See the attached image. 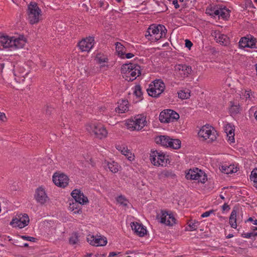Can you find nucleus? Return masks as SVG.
Returning <instances> with one entry per match:
<instances>
[{
    "label": "nucleus",
    "instance_id": "f257e3e1",
    "mask_svg": "<svg viewBox=\"0 0 257 257\" xmlns=\"http://www.w3.org/2000/svg\"><path fill=\"white\" fill-rule=\"evenodd\" d=\"M167 29L162 25L153 24L150 26L145 33V37L152 41L156 42L160 39L165 37Z\"/></svg>",
    "mask_w": 257,
    "mask_h": 257
},
{
    "label": "nucleus",
    "instance_id": "f03ea898",
    "mask_svg": "<svg viewBox=\"0 0 257 257\" xmlns=\"http://www.w3.org/2000/svg\"><path fill=\"white\" fill-rule=\"evenodd\" d=\"M146 125V117L143 114L137 115L134 119H127L125 122V125L131 131L141 130Z\"/></svg>",
    "mask_w": 257,
    "mask_h": 257
},
{
    "label": "nucleus",
    "instance_id": "7ed1b4c3",
    "mask_svg": "<svg viewBox=\"0 0 257 257\" xmlns=\"http://www.w3.org/2000/svg\"><path fill=\"white\" fill-rule=\"evenodd\" d=\"M86 129L90 134L94 135L95 138L99 139H102L107 135L106 130L101 123H88L86 126Z\"/></svg>",
    "mask_w": 257,
    "mask_h": 257
},
{
    "label": "nucleus",
    "instance_id": "20e7f679",
    "mask_svg": "<svg viewBox=\"0 0 257 257\" xmlns=\"http://www.w3.org/2000/svg\"><path fill=\"white\" fill-rule=\"evenodd\" d=\"M147 89L148 94L153 97H158L162 94L165 88L164 83L161 79L154 80Z\"/></svg>",
    "mask_w": 257,
    "mask_h": 257
},
{
    "label": "nucleus",
    "instance_id": "39448f33",
    "mask_svg": "<svg viewBox=\"0 0 257 257\" xmlns=\"http://www.w3.org/2000/svg\"><path fill=\"white\" fill-rule=\"evenodd\" d=\"M28 19L29 23L32 24L38 23L41 16V10L36 3H31L28 8Z\"/></svg>",
    "mask_w": 257,
    "mask_h": 257
},
{
    "label": "nucleus",
    "instance_id": "423d86ee",
    "mask_svg": "<svg viewBox=\"0 0 257 257\" xmlns=\"http://www.w3.org/2000/svg\"><path fill=\"white\" fill-rule=\"evenodd\" d=\"M121 72L123 73L130 74L132 78H130L128 81H133L141 74V67L137 64L130 63L123 64L121 68Z\"/></svg>",
    "mask_w": 257,
    "mask_h": 257
},
{
    "label": "nucleus",
    "instance_id": "0eeeda50",
    "mask_svg": "<svg viewBox=\"0 0 257 257\" xmlns=\"http://www.w3.org/2000/svg\"><path fill=\"white\" fill-rule=\"evenodd\" d=\"M185 177L188 180H195L202 183H204L207 180L206 174L198 168L190 169L186 173Z\"/></svg>",
    "mask_w": 257,
    "mask_h": 257
},
{
    "label": "nucleus",
    "instance_id": "6e6552de",
    "mask_svg": "<svg viewBox=\"0 0 257 257\" xmlns=\"http://www.w3.org/2000/svg\"><path fill=\"white\" fill-rule=\"evenodd\" d=\"M199 137L202 138L204 140L208 139L209 141L212 142L216 140V132L213 127H211L207 125L203 126L198 132Z\"/></svg>",
    "mask_w": 257,
    "mask_h": 257
},
{
    "label": "nucleus",
    "instance_id": "1a4fd4ad",
    "mask_svg": "<svg viewBox=\"0 0 257 257\" xmlns=\"http://www.w3.org/2000/svg\"><path fill=\"white\" fill-rule=\"evenodd\" d=\"M157 218L160 219V222L168 226H172L176 223V219L171 213L166 210H161Z\"/></svg>",
    "mask_w": 257,
    "mask_h": 257
},
{
    "label": "nucleus",
    "instance_id": "9d476101",
    "mask_svg": "<svg viewBox=\"0 0 257 257\" xmlns=\"http://www.w3.org/2000/svg\"><path fill=\"white\" fill-rule=\"evenodd\" d=\"M150 160L152 163L155 166H163L164 164L167 163V160L166 159L165 155L160 154L157 151H151Z\"/></svg>",
    "mask_w": 257,
    "mask_h": 257
},
{
    "label": "nucleus",
    "instance_id": "9b49d317",
    "mask_svg": "<svg viewBox=\"0 0 257 257\" xmlns=\"http://www.w3.org/2000/svg\"><path fill=\"white\" fill-rule=\"evenodd\" d=\"M69 179L66 175L62 173H55L53 176V181L54 184L60 187L65 188L69 183Z\"/></svg>",
    "mask_w": 257,
    "mask_h": 257
},
{
    "label": "nucleus",
    "instance_id": "f8f14e48",
    "mask_svg": "<svg viewBox=\"0 0 257 257\" xmlns=\"http://www.w3.org/2000/svg\"><path fill=\"white\" fill-rule=\"evenodd\" d=\"M29 222V218L27 214H24L19 216V217L14 218L11 221L10 224L13 227H18L20 228H23L28 225Z\"/></svg>",
    "mask_w": 257,
    "mask_h": 257
},
{
    "label": "nucleus",
    "instance_id": "ddd939ff",
    "mask_svg": "<svg viewBox=\"0 0 257 257\" xmlns=\"http://www.w3.org/2000/svg\"><path fill=\"white\" fill-rule=\"evenodd\" d=\"M34 198L37 203L41 205H44L49 200V197L47 196L45 189L42 187H39L36 189L34 195Z\"/></svg>",
    "mask_w": 257,
    "mask_h": 257
},
{
    "label": "nucleus",
    "instance_id": "4468645a",
    "mask_svg": "<svg viewBox=\"0 0 257 257\" xmlns=\"http://www.w3.org/2000/svg\"><path fill=\"white\" fill-rule=\"evenodd\" d=\"M87 240L90 244L96 246H104L107 242V238L101 235H89L87 237Z\"/></svg>",
    "mask_w": 257,
    "mask_h": 257
},
{
    "label": "nucleus",
    "instance_id": "2eb2a0df",
    "mask_svg": "<svg viewBox=\"0 0 257 257\" xmlns=\"http://www.w3.org/2000/svg\"><path fill=\"white\" fill-rule=\"evenodd\" d=\"M72 197L74 199L75 201L80 205L85 204L88 202V198L84 196L80 190L74 189L71 193Z\"/></svg>",
    "mask_w": 257,
    "mask_h": 257
},
{
    "label": "nucleus",
    "instance_id": "dca6fc26",
    "mask_svg": "<svg viewBox=\"0 0 257 257\" xmlns=\"http://www.w3.org/2000/svg\"><path fill=\"white\" fill-rule=\"evenodd\" d=\"M175 71L178 72L183 78H185L191 73L192 68L185 64H178L175 66Z\"/></svg>",
    "mask_w": 257,
    "mask_h": 257
},
{
    "label": "nucleus",
    "instance_id": "f3484780",
    "mask_svg": "<svg viewBox=\"0 0 257 257\" xmlns=\"http://www.w3.org/2000/svg\"><path fill=\"white\" fill-rule=\"evenodd\" d=\"M94 39L92 38H86L78 43V46L82 51H89L93 47L92 42Z\"/></svg>",
    "mask_w": 257,
    "mask_h": 257
},
{
    "label": "nucleus",
    "instance_id": "a211bd4d",
    "mask_svg": "<svg viewBox=\"0 0 257 257\" xmlns=\"http://www.w3.org/2000/svg\"><path fill=\"white\" fill-rule=\"evenodd\" d=\"M214 36L216 42L221 45L227 46L229 44V38L227 35L221 34L219 32H215Z\"/></svg>",
    "mask_w": 257,
    "mask_h": 257
},
{
    "label": "nucleus",
    "instance_id": "6ab92c4d",
    "mask_svg": "<svg viewBox=\"0 0 257 257\" xmlns=\"http://www.w3.org/2000/svg\"><path fill=\"white\" fill-rule=\"evenodd\" d=\"M176 177V174L171 170H164L158 173V178L161 180L173 179Z\"/></svg>",
    "mask_w": 257,
    "mask_h": 257
},
{
    "label": "nucleus",
    "instance_id": "aec40b11",
    "mask_svg": "<svg viewBox=\"0 0 257 257\" xmlns=\"http://www.w3.org/2000/svg\"><path fill=\"white\" fill-rule=\"evenodd\" d=\"M131 227L133 230L140 236H144L147 233V229L138 222H133Z\"/></svg>",
    "mask_w": 257,
    "mask_h": 257
},
{
    "label": "nucleus",
    "instance_id": "412c9836",
    "mask_svg": "<svg viewBox=\"0 0 257 257\" xmlns=\"http://www.w3.org/2000/svg\"><path fill=\"white\" fill-rule=\"evenodd\" d=\"M224 130L228 138V140L231 143L234 142V129L230 123H227L224 126Z\"/></svg>",
    "mask_w": 257,
    "mask_h": 257
},
{
    "label": "nucleus",
    "instance_id": "4be33fe9",
    "mask_svg": "<svg viewBox=\"0 0 257 257\" xmlns=\"http://www.w3.org/2000/svg\"><path fill=\"white\" fill-rule=\"evenodd\" d=\"M26 41L23 39V37L16 38L15 37H12V45L11 48L13 49H19L23 48L25 45Z\"/></svg>",
    "mask_w": 257,
    "mask_h": 257
},
{
    "label": "nucleus",
    "instance_id": "5701e85b",
    "mask_svg": "<svg viewBox=\"0 0 257 257\" xmlns=\"http://www.w3.org/2000/svg\"><path fill=\"white\" fill-rule=\"evenodd\" d=\"M217 16L219 18L221 17L222 19L226 20L230 17V11L225 7L219 5L218 7V15Z\"/></svg>",
    "mask_w": 257,
    "mask_h": 257
},
{
    "label": "nucleus",
    "instance_id": "b1692460",
    "mask_svg": "<svg viewBox=\"0 0 257 257\" xmlns=\"http://www.w3.org/2000/svg\"><path fill=\"white\" fill-rule=\"evenodd\" d=\"M118 105L115 108L116 112L122 113L128 110V101L126 100H121L118 102Z\"/></svg>",
    "mask_w": 257,
    "mask_h": 257
},
{
    "label": "nucleus",
    "instance_id": "393cba45",
    "mask_svg": "<svg viewBox=\"0 0 257 257\" xmlns=\"http://www.w3.org/2000/svg\"><path fill=\"white\" fill-rule=\"evenodd\" d=\"M12 37L8 36H0V45L5 48H11Z\"/></svg>",
    "mask_w": 257,
    "mask_h": 257
},
{
    "label": "nucleus",
    "instance_id": "a878e982",
    "mask_svg": "<svg viewBox=\"0 0 257 257\" xmlns=\"http://www.w3.org/2000/svg\"><path fill=\"white\" fill-rule=\"evenodd\" d=\"M219 5H210L206 9V14L215 17L218 15V7Z\"/></svg>",
    "mask_w": 257,
    "mask_h": 257
},
{
    "label": "nucleus",
    "instance_id": "bb28decb",
    "mask_svg": "<svg viewBox=\"0 0 257 257\" xmlns=\"http://www.w3.org/2000/svg\"><path fill=\"white\" fill-rule=\"evenodd\" d=\"M169 109L164 110L162 111L159 115V120L161 122L169 123L171 122L170 114H169Z\"/></svg>",
    "mask_w": 257,
    "mask_h": 257
},
{
    "label": "nucleus",
    "instance_id": "cd10ccee",
    "mask_svg": "<svg viewBox=\"0 0 257 257\" xmlns=\"http://www.w3.org/2000/svg\"><path fill=\"white\" fill-rule=\"evenodd\" d=\"M236 214L237 209L235 208H233L231 214L229 217V223L231 227L236 228L237 227L236 224Z\"/></svg>",
    "mask_w": 257,
    "mask_h": 257
},
{
    "label": "nucleus",
    "instance_id": "c85d7f7f",
    "mask_svg": "<svg viewBox=\"0 0 257 257\" xmlns=\"http://www.w3.org/2000/svg\"><path fill=\"white\" fill-rule=\"evenodd\" d=\"M169 139L170 137L168 136H160L156 137L155 141L157 144H160L161 146L166 147Z\"/></svg>",
    "mask_w": 257,
    "mask_h": 257
},
{
    "label": "nucleus",
    "instance_id": "c756f323",
    "mask_svg": "<svg viewBox=\"0 0 257 257\" xmlns=\"http://www.w3.org/2000/svg\"><path fill=\"white\" fill-rule=\"evenodd\" d=\"M230 107L229 108V112L231 115H236L239 112L240 108L239 103L230 101Z\"/></svg>",
    "mask_w": 257,
    "mask_h": 257
},
{
    "label": "nucleus",
    "instance_id": "7c9ffc66",
    "mask_svg": "<svg viewBox=\"0 0 257 257\" xmlns=\"http://www.w3.org/2000/svg\"><path fill=\"white\" fill-rule=\"evenodd\" d=\"M81 206V205L75 201L69 204V208L72 211H74V213H80L82 212L80 209Z\"/></svg>",
    "mask_w": 257,
    "mask_h": 257
},
{
    "label": "nucleus",
    "instance_id": "2f4dec72",
    "mask_svg": "<svg viewBox=\"0 0 257 257\" xmlns=\"http://www.w3.org/2000/svg\"><path fill=\"white\" fill-rule=\"evenodd\" d=\"M107 165L109 170L111 172L115 173L118 172V165L116 162H113L112 163H109Z\"/></svg>",
    "mask_w": 257,
    "mask_h": 257
},
{
    "label": "nucleus",
    "instance_id": "473e14b6",
    "mask_svg": "<svg viewBox=\"0 0 257 257\" xmlns=\"http://www.w3.org/2000/svg\"><path fill=\"white\" fill-rule=\"evenodd\" d=\"M116 50L118 52V54L120 55L121 56L124 55L125 53V47L119 42H116L115 43Z\"/></svg>",
    "mask_w": 257,
    "mask_h": 257
},
{
    "label": "nucleus",
    "instance_id": "72a5a7b5",
    "mask_svg": "<svg viewBox=\"0 0 257 257\" xmlns=\"http://www.w3.org/2000/svg\"><path fill=\"white\" fill-rule=\"evenodd\" d=\"M250 179L254 182V186L257 188V168L251 172Z\"/></svg>",
    "mask_w": 257,
    "mask_h": 257
},
{
    "label": "nucleus",
    "instance_id": "f704fd0d",
    "mask_svg": "<svg viewBox=\"0 0 257 257\" xmlns=\"http://www.w3.org/2000/svg\"><path fill=\"white\" fill-rule=\"evenodd\" d=\"M169 114H170L171 122H173L178 120L179 118V115L176 111L169 109Z\"/></svg>",
    "mask_w": 257,
    "mask_h": 257
},
{
    "label": "nucleus",
    "instance_id": "c9c22d12",
    "mask_svg": "<svg viewBox=\"0 0 257 257\" xmlns=\"http://www.w3.org/2000/svg\"><path fill=\"white\" fill-rule=\"evenodd\" d=\"M239 46L240 48H247L248 46V38L242 37L239 42Z\"/></svg>",
    "mask_w": 257,
    "mask_h": 257
},
{
    "label": "nucleus",
    "instance_id": "e433bc0d",
    "mask_svg": "<svg viewBox=\"0 0 257 257\" xmlns=\"http://www.w3.org/2000/svg\"><path fill=\"white\" fill-rule=\"evenodd\" d=\"M199 224V223L198 221L194 220L193 222L190 221V223H189L188 226L190 227V231H193L196 230L197 228V226Z\"/></svg>",
    "mask_w": 257,
    "mask_h": 257
},
{
    "label": "nucleus",
    "instance_id": "4c0bfd02",
    "mask_svg": "<svg viewBox=\"0 0 257 257\" xmlns=\"http://www.w3.org/2000/svg\"><path fill=\"white\" fill-rule=\"evenodd\" d=\"M134 92L137 97L140 98L143 95L141 86L139 85L135 86Z\"/></svg>",
    "mask_w": 257,
    "mask_h": 257
},
{
    "label": "nucleus",
    "instance_id": "58836bf2",
    "mask_svg": "<svg viewBox=\"0 0 257 257\" xmlns=\"http://www.w3.org/2000/svg\"><path fill=\"white\" fill-rule=\"evenodd\" d=\"M233 169V167L231 166H222V171L224 173L228 174L232 173L234 172Z\"/></svg>",
    "mask_w": 257,
    "mask_h": 257
},
{
    "label": "nucleus",
    "instance_id": "ea45409f",
    "mask_svg": "<svg viewBox=\"0 0 257 257\" xmlns=\"http://www.w3.org/2000/svg\"><path fill=\"white\" fill-rule=\"evenodd\" d=\"M78 241V235L76 233L72 234L69 238V242L71 244H75Z\"/></svg>",
    "mask_w": 257,
    "mask_h": 257
},
{
    "label": "nucleus",
    "instance_id": "a19ab883",
    "mask_svg": "<svg viewBox=\"0 0 257 257\" xmlns=\"http://www.w3.org/2000/svg\"><path fill=\"white\" fill-rule=\"evenodd\" d=\"M178 97L182 99H187L189 97V94L187 92H185L184 90H181L178 92Z\"/></svg>",
    "mask_w": 257,
    "mask_h": 257
},
{
    "label": "nucleus",
    "instance_id": "79ce46f5",
    "mask_svg": "<svg viewBox=\"0 0 257 257\" xmlns=\"http://www.w3.org/2000/svg\"><path fill=\"white\" fill-rule=\"evenodd\" d=\"M247 48H256V44L255 43V39H251L249 40L248 39V46Z\"/></svg>",
    "mask_w": 257,
    "mask_h": 257
},
{
    "label": "nucleus",
    "instance_id": "37998d69",
    "mask_svg": "<svg viewBox=\"0 0 257 257\" xmlns=\"http://www.w3.org/2000/svg\"><path fill=\"white\" fill-rule=\"evenodd\" d=\"M173 149H178L181 147V141L178 139H173Z\"/></svg>",
    "mask_w": 257,
    "mask_h": 257
},
{
    "label": "nucleus",
    "instance_id": "c03bdc74",
    "mask_svg": "<svg viewBox=\"0 0 257 257\" xmlns=\"http://www.w3.org/2000/svg\"><path fill=\"white\" fill-rule=\"evenodd\" d=\"M117 150L121 151V153L122 154L124 155L125 156V154H130V150H128L127 148H125L124 147H123L122 149L121 147L118 146L116 148Z\"/></svg>",
    "mask_w": 257,
    "mask_h": 257
},
{
    "label": "nucleus",
    "instance_id": "a18cd8bd",
    "mask_svg": "<svg viewBox=\"0 0 257 257\" xmlns=\"http://www.w3.org/2000/svg\"><path fill=\"white\" fill-rule=\"evenodd\" d=\"M21 238L24 239V240L30 241L32 242H35L36 240V238L33 237H31L29 236H25V235H22L21 236Z\"/></svg>",
    "mask_w": 257,
    "mask_h": 257
},
{
    "label": "nucleus",
    "instance_id": "49530a36",
    "mask_svg": "<svg viewBox=\"0 0 257 257\" xmlns=\"http://www.w3.org/2000/svg\"><path fill=\"white\" fill-rule=\"evenodd\" d=\"M117 201L124 206L127 205L126 200L121 196L118 197Z\"/></svg>",
    "mask_w": 257,
    "mask_h": 257
},
{
    "label": "nucleus",
    "instance_id": "de8ad7c7",
    "mask_svg": "<svg viewBox=\"0 0 257 257\" xmlns=\"http://www.w3.org/2000/svg\"><path fill=\"white\" fill-rule=\"evenodd\" d=\"M214 210L213 209L210 210L208 211H206V212H204L203 213H202L201 214V216L203 218L208 217L209 216H210V215L211 214L214 213Z\"/></svg>",
    "mask_w": 257,
    "mask_h": 257
},
{
    "label": "nucleus",
    "instance_id": "09e8293b",
    "mask_svg": "<svg viewBox=\"0 0 257 257\" xmlns=\"http://www.w3.org/2000/svg\"><path fill=\"white\" fill-rule=\"evenodd\" d=\"M247 221H248L252 222L253 224L257 225V220L256 219L254 220L252 217H249L247 219ZM253 230H257V227H255L254 228Z\"/></svg>",
    "mask_w": 257,
    "mask_h": 257
},
{
    "label": "nucleus",
    "instance_id": "8fccbe9b",
    "mask_svg": "<svg viewBox=\"0 0 257 257\" xmlns=\"http://www.w3.org/2000/svg\"><path fill=\"white\" fill-rule=\"evenodd\" d=\"M242 236L245 238H250L253 236V232L246 233L242 234Z\"/></svg>",
    "mask_w": 257,
    "mask_h": 257
},
{
    "label": "nucleus",
    "instance_id": "3c124183",
    "mask_svg": "<svg viewBox=\"0 0 257 257\" xmlns=\"http://www.w3.org/2000/svg\"><path fill=\"white\" fill-rule=\"evenodd\" d=\"M193 45L192 43L189 40L186 39L185 40V46L187 48H190Z\"/></svg>",
    "mask_w": 257,
    "mask_h": 257
},
{
    "label": "nucleus",
    "instance_id": "603ef678",
    "mask_svg": "<svg viewBox=\"0 0 257 257\" xmlns=\"http://www.w3.org/2000/svg\"><path fill=\"white\" fill-rule=\"evenodd\" d=\"M6 120V116L4 113L0 112V122H4Z\"/></svg>",
    "mask_w": 257,
    "mask_h": 257
},
{
    "label": "nucleus",
    "instance_id": "864d4df0",
    "mask_svg": "<svg viewBox=\"0 0 257 257\" xmlns=\"http://www.w3.org/2000/svg\"><path fill=\"white\" fill-rule=\"evenodd\" d=\"M53 110V108L51 106H47L46 109V113L47 114L50 115Z\"/></svg>",
    "mask_w": 257,
    "mask_h": 257
},
{
    "label": "nucleus",
    "instance_id": "5fc2aeb1",
    "mask_svg": "<svg viewBox=\"0 0 257 257\" xmlns=\"http://www.w3.org/2000/svg\"><path fill=\"white\" fill-rule=\"evenodd\" d=\"M173 139L170 138L168 142L167 143V145L166 147H169L170 148L173 149Z\"/></svg>",
    "mask_w": 257,
    "mask_h": 257
},
{
    "label": "nucleus",
    "instance_id": "6e6d98bb",
    "mask_svg": "<svg viewBox=\"0 0 257 257\" xmlns=\"http://www.w3.org/2000/svg\"><path fill=\"white\" fill-rule=\"evenodd\" d=\"M251 93H252V92L250 90H248V91H246L244 93L245 97L246 98H249L250 97V95H251Z\"/></svg>",
    "mask_w": 257,
    "mask_h": 257
},
{
    "label": "nucleus",
    "instance_id": "4d7b16f0",
    "mask_svg": "<svg viewBox=\"0 0 257 257\" xmlns=\"http://www.w3.org/2000/svg\"><path fill=\"white\" fill-rule=\"evenodd\" d=\"M222 209L223 211L229 210L230 209V207L228 205H227L226 203H225L222 206Z\"/></svg>",
    "mask_w": 257,
    "mask_h": 257
},
{
    "label": "nucleus",
    "instance_id": "13d9d810",
    "mask_svg": "<svg viewBox=\"0 0 257 257\" xmlns=\"http://www.w3.org/2000/svg\"><path fill=\"white\" fill-rule=\"evenodd\" d=\"M125 156L127 158L128 160L130 161H131L132 160L134 159L133 157L132 156V153L130 151V154H125Z\"/></svg>",
    "mask_w": 257,
    "mask_h": 257
},
{
    "label": "nucleus",
    "instance_id": "bf43d9fd",
    "mask_svg": "<svg viewBox=\"0 0 257 257\" xmlns=\"http://www.w3.org/2000/svg\"><path fill=\"white\" fill-rule=\"evenodd\" d=\"M172 3L174 5V7L176 9H178L179 8L180 6L178 3L177 0H173Z\"/></svg>",
    "mask_w": 257,
    "mask_h": 257
},
{
    "label": "nucleus",
    "instance_id": "052dcab7",
    "mask_svg": "<svg viewBox=\"0 0 257 257\" xmlns=\"http://www.w3.org/2000/svg\"><path fill=\"white\" fill-rule=\"evenodd\" d=\"M119 253V252L116 253L115 252H110L108 255V257H113Z\"/></svg>",
    "mask_w": 257,
    "mask_h": 257
},
{
    "label": "nucleus",
    "instance_id": "680f3d73",
    "mask_svg": "<svg viewBox=\"0 0 257 257\" xmlns=\"http://www.w3.org/2000/svg\"><path fill=\"white\" fill-rule=\"evenodd\" d=\"M134 56V55L133 54L131 53H127L125 55V57L127 59H130V58H132Z\"/></svg>",
    "mask_w": 257,
    "mask_h": 257
},
{
    "label": "nucleus",
    "instance_id": "e2e57ef3",
    "mask_svg": "<svg viewBox=\"0 0 257 257\" xmlns=\"http://www.w3.org/2000/svg\"><path fill=\"white\" fill-rule=\"evenodd\" d=\"M104 5V3L102 1H99L98 2V6H99V7L101 8V7H103Z\"/></svg>",
    "mask_w": 257,
    "mask_h": 257
},
{
    "label": "nucleus",
    "instance_id": "0e129e2a",
    "mask_svg": "<svg viewBox=\"0 0 257 257\" xmlns=\"http://www.w3.org/2000/svg\"><path fill=\"white\" fill-rule=\"evenodd\" d=\"M233 236V235L232 234H229L227 236H226V238H230Z\"/></svg>",
    "mask_w": 257,
    "mask_h": 257
},
{
    "label": "nucleus",
    "instance_id": "69168bd1",
    "mask_svg": "<svg viewBox=\"0 0 257 257\" xmlns=\"http://www.w3.org/2000/svg\"><path fill=\"white\" fill-rule=\"evenodd\" d=\"M20 246H21V247H28L29 246V244L28 243H25L23 245H20Z\"/></svg>",
    "mask_w": 257,
    "mask_h": 257
},
{
    "label": "nucleus",
    "instance_id": "338daca9",
    "mask_svg": "<svg viewBox=\"0 0 257 257\" xmlns=\"http://www.w3.org/2000/svg\"><path fill=\"white\" fill-rule=\"evenodd\" d=\"M105 62V59H99V62L101 63V62Z\"/></svg>",
    "mask_w": 257,
    "mask_h": 257
},
{
    "label": "nucleus",
    "instance_id": "774afa93",
    "mask_svg": "<svg viewBox=\"0 0 257 257\" xmlns=\"http://www.w3.org/2000/svg\"><path fill=\"white\" fill-rule=\"evenodd\" d=\"M254 115L255 118L257 120V111H256L254 112Z\"/></svg>",
    "mask_w": 257,
    "mask_h": 257
}]
</instances>
